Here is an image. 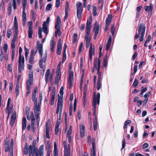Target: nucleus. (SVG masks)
Returning a JSON list of instances; mask_svg holds the SVG:
<instances>
[{"label": "nucleus", "instance_id": "6e6d98bb", "mask_svg": "<svg viewBox=\"0 0 156 156\" xmlns=\"http://www.w3.org/2000/svg\"><path fill=\"white\" fill-rule=\"evenodd\" d=\"M83 47V42H81L79 47V52L80 53H81V51H82V49Z\"/></svg>", "mask_w": 156, "mask_h": 156}, {"label": "nucleus", "instance_id": "7ed1b4c3", "mask_svg": "<svg viewBox=\"0 0 156 156\" xmlns=\"http://www.w3.org/2000/svg\"><path fill=\"white\" fill-rule=\"evenodd\" d=\"M22 49L21 47L19 48V58L18 62V71L19 73H21L24 68V58L23 56L21 55Z\"/></svg>", "mask_w": 156, "mask_h": 156}, {"label": "nucleus", "instance_id": "393cba45", "mask_svg": "<svg viewBox=\"0 0 156 156\" xmlns=\"http://www.w3.org/2000/svg\"><path fill=\"white\" fill-rule=\"evenodd\" d=\"M73 72L72 71V70H69L68 80H73Z\"/></svg>", "mask_w": 156, "mask_h": 156}, {"label": "nucleus", "instance_id": "3c124183", "mask_svg": "<svg viewBox=\"0 0 156 156\" xmlns=\"http://www.w3.org/2000/svg\"><path fill=\"white\" fill-rule=\"evenodd\" d=\"M12 108L11 107L10 108L9 110H8V111H7V112H6L7 113H8V117H7V119H8L10 114H11V113H12Z\"/></svg>", "mask_w": 156, "mask_h": 156}, {"label": "nucleus", "instance_id": "09e8293b", "mask_svg": "<svg viewBox=\"0 0 156 156\" xmlns=\"http://www.w3.org/2000/svg\"><path fill=\"white\" fill-rule=\"evenodd\" d=\"M3 50L5 53H6L8 49V44L7 43H5L3 46Z\"/></svg>", "mask_w": 156, "mask_h": 156}, {"label": "nucleus", "instance_id": "9d476101", "mask_svg": "<svg viewBox=\"0 0 156 156\" xmlns=\"http://www.w3.org/2000/svg\"><path fill=\"white\" fill-rule=\"evenodd\" d=\"M29 152L30 155H32V156H34L35 154L36 156L37 154L38 155V149L37 148L35 147V146H32L30 145L29 147Z\"/></svg>", "mask_w": 156, "mask_h": 156}, {"label": "nucleus", "instance_id": "5fc2aeb1", "mask_svg": "<svg viewBox=\"0 0 156 156\" xmlns=\"http://www.w3.org/2000/svg\"><path fill=\"white\" fill-rule=\"evenodd\" d=\"M93 12L94 13V16H95L96 15V10L97 7L96 6H93Z\"/></svg>", "mask_w": 156, "mask_h": 156}, {"label": "nucleus", "instance_id": "603ef678", "mask_svg": "<svg viewBox=\"0 0 156 156\" xmlns=\"http://www.w3.org/2000/svg\"><path fill=\"white\" fill-rule=\"evenodd\" d=\"M12 12V6H9L8 7V15L10 16L11 13Z\"/></svg>", "mask_w": 156, "mask_h": 156}, {"label": "nucleus", "instance_id": "0eeeda50", "mask_svg": "<svg viewBox=\"0 0 156 156\" xmlns=\"http://www.w3.org/2000/svg\"><path fill=\"white\" fill-rule=\"evenodd\" d=\"M63 144L64 148V156H70V147L69 144L67 145L66 141L63 142Z\"/></svg>", "mask_w": 156, "mask_h": 156}, {"label": "nucleus", "instance_id": "37998d69", "mask_svg": "<svg viewBox=\"0 0 156 156\" xmlns=\"http://www.w3.org/2000/svg\"><path fill=\"white\" fill-rule=\"evenodd\" d=\"M91 27H86V34L85 35L89 36Z\"/></svg>", "mask_w": 156, "mask_h": 156}, {"label": "nucleus", "instance_id": "f704fd0d", "mask_svg": "<svg viewBox=\"0 0 156 156\" xmlns=\"http://www.w3.org/2000/svg\"><path fill=\"white\" fill-rule=\"evenodd\" d=\"M112 17L111 15H109L106 19V24H107V25H109L112 20Z\"/></svg>", "mask_w": 156, "mask_h": 156}, {"label": "nucleus", "instance_id": "4be33fe9", "mask_svg": "<svg viewBox=\"0 0 156 156\" xmlns=\"http://www.w3.org/2000/svg\"><path fill=\"white\" fill-rule=\"evenodd\" d=\"M94 46L90 44L89 49V55H94Z\"/></svg>", "mask_w": 156, "mask_h": 156}, {"label": "nucleus", "instance_id": "2eb2a0df", "mask_svg": "<svg viewBox=\"0 0 156 156\" xmlns=\"http://www.w3.org/2000/svg\"><path fill=\"white\" fill-rule=\"evenodd\" d=\"M16 112H13L11 116V119L10 123V125L11 127H12L14 125L16 118Z\"/></svg>", "mask_w": 156, "mask_h": 156}, {"label": "nucleus", "instance_id": "473e14b6", "mask_svg": "<svg viewBox=\"0 0 156 156\" xmlns=\"http://www.w3.org/2000/svg\"><path fill=\"white\" fill-rule=\"evenodd\" d=\"M33 73L32 72H30L29 75V79L27 80L31 81V82L33 81Z\"/></svg>", "mask_w": 156, "mask_h": 156}, {"label": "nucleus", "instance_id": "a18cd8bd", "mask_svg": "<svg viewBox=\"0 0 156 156\" xmlns=\"http://www.w3.org/2000/svg\"><path fill=\"white\" fill-rule=\"evenodd\" d=\"M92 20L91 19H90L87 22L86 27H91V25L92 23Z\"/></svg>", "mask_w": 156, "mask_h": 156}, {"label": "nucleus", "instance_id": "c9c22d12", "mask_svg": "<svg viewBox=\"0 0 156 156\" xmlns=\"http://www.w3.org/2000/svg\"><path fill=\"white\" fill-rule=\"evenodd\" d=\"M14 27L15 29V34L14 36L15 37H17V34L18 31V25H14Z\"/></svg>", "mask_w": 156, "mask_h": 156}, {"label": "nucleus", "instance_id": "8fccbe9b", "mask_svg": "<svg viewBox=\"0 0 156 156\" xmlns=\"http://www.w3.org/2000/svg\"><path fill=\"white\" fill-rule=\"evenodd\" d=\"M55 96H51V105H53L54 103Z\"/></svg>", "mask_w": 156, "mask_h": 156}, {"label": "nucleus", "instance_id": "bf43d9fd", "mask_svg": "<svg viewBox=\"0 0 156 156\" xmlns=\"http://www.w3.org/2000/svg\"><path fill=\"white\" fill-rule=\"evenodd\" d=\"M73 80H68L69 88L70 89L71 88L72 86V84Z\"/></svg>", "mask_w": 156, "mask_h": 156}, {"label": "nucleus", "instance_id": "5701e85b", "mask_svg": "<svg viewBox=\"0 0 156 156\" xmlns=\"http://www.w3.org/2000/svg\"><path fill=\"white\" fill-rule=\"evenodd\" d=\"M153 5L152 3H151L149 6H146L145 7V11L148 12L152 11L153 9Z\"/></svg>", "mask_w": 156, "mask_h": 156}, {"label": "nucleus", "instance_id": "dca6fc26", "mask_svg": "<svg viewBox=\"0 0 156 156\" xmlns=\"http://www.w3.org/2000/svg\"><path fill=\"white\" fill-rule=\"evenodd\" d=\"M50 45L51 51V52H53L54 50L55 46V44L54 38H52L51 40L50 41Z\"/></svg>", "mask_w": 156, "mask_h": 156}, {"label": "nucleus", "instance_id": "13d9d810", "mask_svg": "<svg viewBox=\"0 0 156 156\" xmlns=\"http://www.w3.org/2000/svg\"><path fill=\"white\" fill-rule=\"evenodd\" d=\"M23 151L25 154H27L28 153V148L27 147H25L23 149Z\"/></svg>", "mask_w": 156, "mask_h": 156}, {"label": "nucleus", "instance_id": "c03bdc74", "mask_svg": "<svg viewBox=\"0 0 156 156\" xmlns=\"http://www.w3.org/2000/svg\"><path fill=\"white\" fill-rule=\"evenodd\" d=\"M15 41L13 40H12L11 43V48L12 51H15Z\"/></svg>", "mask_w": 156, "mask_h": 156}, {"label": "nucleus", "instance_id": "20e7f679", "mask_svg": "<svg viewBox=\"0 0 156 156\" xmlns=\"http://www.w3.org/2000/svg\"><path fill=\"white\" fill-rule=\"evenodd\" d=\"M27 4V0H23L22 6L23 7V10L22 16L23 25L24 27H25L26 26L27 21V14L25 12V10Z\"/></svg>", "mask_w": 156, "mask_h": 156}, {"label": "nucleus", "instance_id": "cd10ccee", "mask_svg": "<svg viewBox=\"0 0 156 156\" xmlns=\"http://www.w3.org/2000/svg\"><path fill=\"white\" fill-rule=\"evenodd\" d=\"M26 114L27 115V118L28 120H30V119H35L33 112H30L29 115L27 114V113H26Z\"/></svg>", "mask_w": 156, "mask_h": 156}, {"label": "nucleus", "instance_id": "49530a36", "mask_svg": "<svg viewBox=\"0 0 156 156\" xmlns=\"http://www.w3.org/2000/svg\"><path fill=\"white\" fill-rule=\"evenodd\" d=\"M138 81L137 79L136 78L135 79V80L133 84V86H134V87H136L137 85L138 84Z\"/></svg>", "mask_w": 156, "mask_h": 156}, {"label": "nucleus", "instance_id": "bb28decb", "mask_svg": "<svg viewBox=\"0 0 156 156\" xmlns=\"http://www.w3.org/2000/svg\"><path fill=\"white\" fill-rule=\"evenodd\" d=\"M27 126V120L25 117H24L22 119V129L25 130Z\"/></svg>", "mask_w": 156, "mask_h": 156}, {"label": "nucleus", "instance_id": "a19ab883", "mask_svg": "<svg viewBox=\"0 0 156 156\" xmlns=\"http://www.w3.org/2000/svg\"><path fill=\"white\" fill-rule=\"evenodd\" d=\"M62 46H58L57 50L56 51L57 54L58 55L61 54L62 51Z\"/></svg>", "mask_w": 156, "mask_h": 156}, {"label": "nucleus", "instance_id": "e2e57ef3", "mask_svg": "<svg viewBox=\"0 0 156 156\" xmlns=\"http://www.w3.org/2000/svg\"><path fill=\"white\" fill-rule=\"evenodd\" d=\"M13 139H11V142H10V148L12 151L13 149Z\"/></svg>", "mask_w": 156, "mask_h": 156}, {"label": "nucleus", "instance_id": "f8f14e48", "mask_svg": "<svg viewBox=\"0 0 156 156\" xmlns=\"http://www.w3.org/2000/svg\"><path fill=\"white\" fill-rule=\"evenodd\" d=\"M28 23L29 24L28 27V37L31 38L32 37V34H33V31L32 30L33 23L31 21H29Z\"/></svg>", "mask_w": 156, "mask_h": 156}, {"label": "nucleus", "instance_id": "7c9ffc66", "mask_svg": "<svg viewBox=\"0 0 156 156\" xmlns=\"http://www.w3.org/2000/svg\"><path fill=\"white\" fill-rule=\"evenodd\" d=\"M56 30L55 32V36L58 35L59 37L60 36L61 33L60 31L61 27H55Z\"/></svg>", "mask_w": 156, "mask_h": 156}, {"label": "nucleus", "instance_id": "c85d7f7f", "mask_svg": "<svg viewBox=\"0 0 156 156\" xmlns=\"http://www.w3.org/2000/svg\"><path fill=\"white\" fill-rule=\"evenodd\" d=\"M46 137L47 138H49V127L48 125V124H46Z\"/></svg>", "mask_w": 156, "mask_h": 156}, {"label": "nucleus", "instance_id": "4c0bfd02", "mask_svg": "<svg viewBox=\"0 0 156 156\" xmlns=\"http://www.w3.org/2000/svg\"><path fill=\"white\" fill-rule=\"evenodd\" d=\"M107 54H106L104 58L103 65L104 67H105L107 65Z\"/></svg>", "mask_w": 156, "mask_h": 156}, {"label": "nucleus", "instance_id": "338daca9", "mask_svg": "<svg viewBox=\"0 0 156 156\" xmlns=\"http://www.w3.org/2000/svg\"><path fill=\"white\" fill-rule=\"evenodd\" d=\"M34 8L36 9L38 8V2L37 0H35V1Z\"/></svg>", "mask_w": 156, "mask_h": 156}, {"label": "nucleus", "instance_id": "774afa93", "mask_svg": "<svg viewBox=\"0 0 156 156\" xmlns=\"http://www.w3.org/2000/svg\"><path fill=\"white\" fill-rule=\"evenodd\" d=\"M125 144H126V142L125 141V139L124 138L122 141V149H123L125 146Z\"/></svg>", "mask_w": 156, "mask_h": 156}, {"label": "nucleus", "instance_id": "b1692460", "mask_svg": "<svg viewBox=\"0 0 156 156\" xmlns=\"http://www.w3.org/2000/svg\"><path fill=\"white\" fill-rule=\"evenodd\" d=\"M94 39H95L99 33V27H94Z\"/></svg>", "mask_w": 156, "mask_h": 156}, {"label": "nucleus", "instance_id": "680f3d73", "mask_svg": "<svg viewBox=\"0 0 156 156\" xmlns=\"http://www.w3.org/2000/svg\"><path fill=\"white\" fill-rule=\"evenodd\" d=\"M51 7L52 5L51 4H48L46 6V10L47 11H49L51 8Z\"/></svg>", "mask_w": 156, "mask_h": 156}, {"label": "nucleus", "instance_id": "e433bc0d", "mask_svg": "<svg viewBox=\"0 0 156 156\" xmlns=\"http://www.w3.org/2000/svg\"><path fill=\"white\" fill-rule=\"evenodd\" d=\"M73 106L72 102H71L70 104V107L69 109V115L70 116H72L73 115Z\"/></svg>", "mask_w": 156, "mask_h": 156}, {"label": "nucleus", "instance_id": "2f4dec72", "mask_svg": "<svg viewBox=\"0 0 156 156\" xmlns=\"http://www.w3.org/2000/svg\"><path fill=\"white\" fill-rule=\"evenodd\" d=\"M31 13L32 20L35 21L36 19V17L37 15V14L35 13L33 9L31 10Z\"/></svg>", "mask_w": 156, "mask_h": 156}, {"label": "nucleus", "instance_id": "052dcab7", "mask_svg": "<svg viewBox=\"0 0 156 156\" xmlns=\"http://www.w3.org/2000/svg\"><path fill=\"white\" fill-rule=\"evenodd\" d=\"M57 146L56 143L55 142L54 144V152L53 153L54 154H57Z\"/></svg>", "mask_w": 156, "mask_h": 156}, {"label": "nucleus", "instance_id": "c756f323", "mask_svg": "<svg viewBox=\"0 0 156 156\" xmlns=\"http://www.w3.org/2000/svg\"><path fill=\"white\" fill-rule=\"evenodd\" d=\"M32 83L33 82L27 80V90H30L31 89Z\"/></svg>", "mask_w": 156, "mask_h": 156}, {"label": "nucleus", "instance_id": "69168bd1", "mask_svg": "<svg viewBox=\"0 0 156 156\" xmlns=\"http://www.w3.org/2000/svg\"><path fill=\"white\" fill-rule=\"evenodd\" d=\"M19 87H16L15 93L16 94L17 97L19 94Z\"/></svg>", "mask_w": 156, "mask_h": 156}, {"label": "nucleus", "instance_id": "6ab92c4d", "mask_svg": "<svg viewBox=\"0 0 156 156\" xmlns=\"http://www.w3.org/2000/svg\"><path fill=\"white\" fill-rule=\"evenodd\" d=\"M44 146L42 145L40 146L39 150H38V155L40 156H44Z\"/></svg>", "mask_w": 156, "mask_h": 156}, {"label": "nucleus", "instance_id": "f3484780", "mask_svg": "<svg viewBox=\"0 0 156 156\" xmlns=\"http://www.w3.org/2000/svg\"><path fill=\"white\" fill-rule=\"evenodd\" d=\"M82 12V7H78L77 8V16L78 19H80L81 17Z\"/></svg>", "mask_w": 156, "mask_h": 156}, {"label": "nucleus", "instance_id": "4d7b16f0", "mask_svg": "<svg viewBox=\"0 0 156 156\" xmlns=\"http://www.w3.org/2000/svg\"><path fill=\"white\" fill-rule=\"evenodd\" d=\"M115 30V28L114 26V25L112 26L111 32L112 35H114Z\"/></svg>", "mask_w": 156, "mask_h": 156}, {"label": "nucleus", "instance_id": "864d4df0", "mask_svg": "<svg viewBox=\"0 0 156 156\" xmlns=\"http://www.w3.org/2000/svg\"><path fill=\"white\" fill-rule=\"evenodd\" d=\"M144 30H143L141 34V36L140 38V42H142L144 40Z\"/></svg>", "mask_w": 156, "mask_h": 156}, {"label": "nucleus", "instance_id": "6e6552de", "mask_svg": "<svg viewBox=\"0 0 156 156\" xmlns=\"http://www.w3.org/2000/svg\"><path fill=\"white\" fill-rule=\"evenodd\" d=\"M40 103H36V102L34 103V113L36 115V118L37 120H38L39 118V112L40 111Z\"/></svg>", "mask_w": 156, "mask_h": 156}, {"label": "nucleus", "instance_id": "ddd939ff", "mask_svg": "<svg viewBox=\"0 0 156 156\" xmlns=\"http://www.w3.org/2000/svg\"><path fill=\"white\" fill-rule=\"evenodd\" d=\"M95 142V139L93 138L92 143V148L90 150V156H96Z\"/></svg>", "mask_w": 156, "mask_h": 156}, {"label": "nucleus", "instance_id": "1a4fd4ad", "mask_svg": "<svg viewBox=\"0 0 156 156\" xmlns=\"http://www.w3.org/2000/svg\"><path fill=\"white\" fill-rule=\"evenodd\" d=\"M50 20V18L48 17L46 21L44 22L43 24V29L44 32L47 35L48 33V26Z\"/></svg>", "mask_w": 156, "mask_h": 156}, {"label": "nucleus", "instance_id": "423d86ee", "mask_svg": "<svg viewBox=\"0 0 156 156\" xmlns=\"http://www.w3.org/2000/svg\"><path fill=\"white\" fill-rule=\"evenodd\" d=\"M100 94L98 93L96 96L94 94L93 98V106L94 107V115H95L96 114V104H97L98 105L100 103Z\"/></svg>", "mask_w": 156, "mask_h": 156}, {"label": "nucleus", "instance_id": "39448f33", "mask_svg": "<svg viewBox=\"0 0 156 156\" xmlns=\"http://www.w3.org/2000/svg\"><path fill=\"white\" fill-rule=\"evenodd\" d=\"M63 100L62 98H59L57 104L56 113L58 115L59 113V116L61 117L63 107Z\"/></svg>", "mask_w": 156, "mask_h": 156}, {"label": "nucleus", "instance_id": "412c9836", "mask_svg": "<svg viewBox=\"0 0 156 156\" xmlns=\"http://www.w3.org/2000/svg\"><path fill=\"white\" fill-rule=\"evenodd\" d=\"M61 21L59 16H57L55 27H61Z\"/></svg>", "mask_w": 156, "mask_h": 156}, {"label": "nucleus", "instance_id": "58836bf2", "mask_svg": "<svg viewBox=\"0 0 156 156\" xmlns=\"http://www.w3.org/2000/svg\"><path fill=\"white\" fill-rule=\"evenodd\" d=\"M78 35L76 34H74L73 36V43L74 44H75L77 39Z\"/></svg>", "mask_w": 156, "mask_h": 156}, {"label": "nucleus", "instance_id": "4468645a", "mask_svg": "<svg viewBox=\"0 0 156 156\" xmlns=\"http://www.w3.org/2000/svg\"><path fill=\"white\" fill-rule=\"evenodd\" d=\"M138 34H139V35H140L141 36L143 30H144V34L146 29L145 27L143 26L142 24H141L138 25Z\"/></svg>", "mask_w": 156, "mask_h": 156}, {"label": "nucleus", "instance_id": "aec40b11", "mask_svg": "<svg viewBox=\"0 0 156 156\" xmlns=\"http://www.w3.org/2000/svg\"><path fill=\"white\" fill-rule=\"evenodd\" d=\"M85 40L86 41V48H88L90 44L91 41V38L90 36L85 35Z\"/></svg>", "mask_w": 156, "mask_h": 156}, {"label": "nucleus", "instance_id": "9b49d317", "mask_svg": "<svg viewBox=\"0 0 156 156\" xmlns=\"http://www.w3.org/2000/svg\"><path fill=\"white\" fill-rule=\"evenodd\" d=\"M50 69H48L45 74V80L46 83H47L48 81H52L53 76L50 73Z\"/></svg>", "mask_w": 156, "mask_h": 156}, {"label": "nucleus", "instance_id": "0e129e2a", "mask_svg": "<svg viewBox=\"0 0 156 156\" xmlns=\"http://www.w3.org/2000/svg\"><path fill=\"white\" fill-rule=\"evenodd\" d=\"M34 57L30 56L29 60V63L30 64H33V61L34 60Z\"/></svg>", "mask_w": 156, "mask_h": 156}, {"label": "nucleus", "instance_id": "72a5a7b5", "mask_svg": "<svg viewBox=\"0 0 156 156\" xmlns=\"http://www.w3.org/2000/svg\"><path fill=\"white\" fill-rule=\"evenodd\" d=\"M93 125L94 129L95 131H96L98 127V124L96 117H95V119L94 120Z\"/></svg>", "mask_w": 156, "mask_h": 156}, {"label": "nucleus", "instance_id": "a211bd4d", "mask_svg": "<svg viewBox=\"0 0 156 156\" xmlns=\"http://www.w3.org/2000/svg\"><path fill=\"white\" fill-rule=\"evenodd\" d=\"M112 38L111 36H109L108 40V42L106 45L105 50L106 51L109 50L111 45Z\"/></svg>", "mask_w": 156, "mask_h": 156}, {"label": "nucleus", "instance_id": "a878e982", "mask_svg": "<svg viewBox=\"0 0 156 156\" xmlns=\"http://www.w3.org/2000/svg\"><path fill=\"white\" fill-rule=\"evenodd\" d=\"M85 127L84 126L82 125L80 128V133L81 137L83 138L85 136L84 133Z\"/></svg>", "mask_w": 156, "mask_h": 156}, {"label": "nucleus", "instance_id": "ea45409f", "mask_svg": "<svg viewBox=\"0 0 156 156\" xmlns=\"http://www.w3.org/2000/svg\"><path fill=\"white\" fill-rule=\"evenodd\" d=\"M42 29L41 27H39L38 28V36L40 38H41L42 37Z\"/></svg>", "mask_w": 156, "mask_h": 156}, {"label": "nucleus", "instance_id": "de8ad7c7", "mask_svg": "<svg viewBox=\"0 0 156 156\" xmlns=\"http://www.w3.org/2000/svg\"><path fill=\"white\" fill-rule=\"evenodd\" d=\"M60 79V76L56 75L55 78V83L56 84H57L59 82Z\"/></svg>", "mask_w": 156, "mask_h": 156}, {"label": "nucleus", "instance_id": "f257e3e1", "mask_svg": "<svg viewBox=\"0 0 156 156\" xmlns=\"http://www.w3.org/2000/svg\"><path fill=\"white\" fill-rule=\"evenodd\" d=\"M37 48L32 49L30 56L34 57L37 51V49H38V52L40 55L41 59L39 61V64L40 67L43 68V62H45L47 59V54L46 53L43 55V45L41 44H38L37 46Z\"/></svg>", "mask_w": 156, "mask_h": 156}, {"label": "nucleus", "instance_id": "79ce46f5", "mask_svg": "<svg viewBox=\"0 0 156 156\" xmlns=\"http://www.w3.org/2000/svg\"><path fill=\"white\" fill-rule=\"evenodd\" d=\"M36 96V94H32V100L33 101H34V103H35L36 102V103H37Z\"/></svg>", "mask_w": 156, "mask_h": 156}, {"label": "nucleus", "instance_id": "f03ea898", "mask_svg": "<svg viewBox=\"0 0 156 156\" xmlns=\"http://www.w3.org/2000/svg\"><path fill=\"white\" fill-rule=\"evenodd\" d=\"M101 61L99 58L98 59L96 58L94 60V65L95 69L97 70L98 75V81L97 85V88L98 90H99L101 87V72L100 71V66Z\"/></svg>", "mask_w": 156, "mask_h": 156}]
</instances>
